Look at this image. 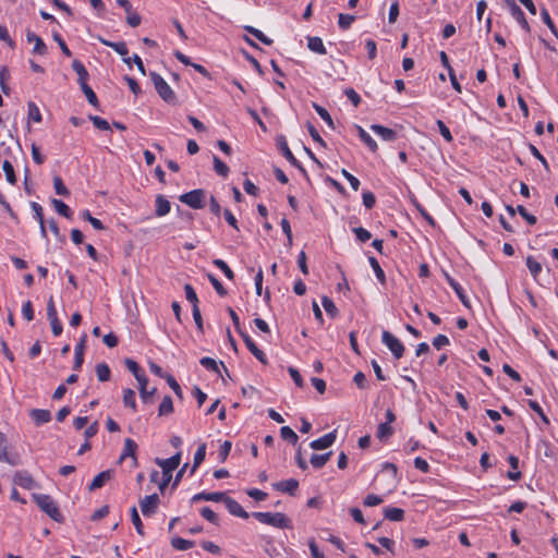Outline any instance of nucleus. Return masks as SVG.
<instances>
[{
	"label": "nucleus",
	"mask_w": 558,
	"mask_h": 558,
	"mask_svg": "<svg viewBox=\"0 0 558 558\" xmlns=\"http://www.w3.org/2000/svg\"><path fill=\"white\" fill-rule=\"evenodd\" d=\"M511 16L518 22V24L526 32H531L530 24L524 15L522 9L515 3L514 0H504Z\"/></svg>",
	"instance_id": "nucleus-7"
},
{
	"label": "nucleus",
	"mask_w": 558,
	"mask_h": 558,
	"mask_svg": "<svg viewBox=\"0 0 558 558\" xmlns=\"http://www.w3.org/2000/svg\"><path fill=\"white\" fill-rule=\"evenodd\" d=\"M165 379L168 383V385L170 386V388L173 390V392L179 398H182L183 392H182V389H181L180 385L175 380V378L171 374H167V376H165Z\"/></svg>",
	"instance_id": "nucleus-60"
},
{
	"label": "nucleus",
	"mask_w": 558,
	"mask_h": 558,
	"mask_svg": "<svg viewBox=\"0 0 558 558\" xmlns=\"http://www.w3.org/2000/svg\"><path fill=\"white\" fill-rule=\"evenodd\" d=\"M226 505V508L228 511L235 517L247 519L250 514L243 509V507L233 498L229 496H225V499L222 501Z\"/></svg>",
	"instance_id": "nucleus-11"
},
{
	"label": "nucleus",
	"mask_w": 558,
	"mask_h": 558,
	"mask_svg": "<svg viewBox=\"0 0 558 558\" xmlns=\"http://www.w3.org/2000/svg\"><path fill=\"white\" fill-rule=\"evenodd\" d=\"M517 211L519 215L529 223V225H535L537 219L534 215L527 213L526 208L522 205H519L517 207Z\"/></svg>",
	"instance_id": "nucleus-63"
},
{
	"label": "nucleus",
	"mask_w": 558,
	"mask_h": 558,
	"mask_svg": "<svg viewBox=\"0 0 558 558\" xmlns=\"http://www.w3.org/2000/svg\"><path fill=\"white\" fill-rule=\"evenodd\" d=\"M112 477V471L106 470L97 474L88 486L90 492L101 488Z\"/></svg>",
	"instance_id": "nucleus-20"
},
{
	"label": "nucleus",
	"mask_w": 558,
	"mask_h": 558,
	"mask_svg": "<svg viewBox=\"0 0 558 558\" xmlns=\"http://www.w3.org/2000/svg\"><path fill=\"white\" fill-rule=\"evenodd\" d=\"M213 161L216 173L226 178L229 173V167L217 156H214Z\"/></svg>",
	"instance_id": "nucleus-47"
},
{
	"label": "nucleus",
	"mask_w": 558,
	"mask_h": 558,
	"mask_svg": "<svg viewBox=\"0 0 558 558\" xmlns=\"http://www.w3.org/2000/svg\"><path fill=\"white\" fill-rule=\"evenodd\" d=\"M352 231L356 239L362 243L368 241L372 238L371 232L363 227H355L352 229Z\"/></svg>",
	"instance_id": "nucleus-54"
},
{
	"label": "nucleus",
	"mask_w": 558,
	"mask_h": 558,
	"mask_svg": "<svg viewBox=\"0 0 558 558\" xmlns=\"http://www.w3.org/2000/svg\"><path fill=\"white\" fill-rule=\"evenodd\" d=\"M171 545L177 550H187L194 547L195 543L193 541L184 539L182 537L175 536L171 539Z\"/></svg>",
	"instance_id": "nucleus-35"
},
{
	"label": "nucleus",
	"mask_w": 558,
	"mask_h": 558,
	"mask_svg": "<svg viewBox=\"0 0 558 558\" xmlns=\"http://www.w3.org/2000/svg\"><path fill=\"white\" fill-rule=\"evenodd\" d=\"M34 501L40 508L41 511L47 513L53 521L62 523L64 517L61 513L58 504L53 500L50 495L46 494H34Z\"/></svg>",
	"instance_id": "nucleus-1"
},
{
	"label": "nucleus",
	"mask_w": 558,
	"mask_h": 558,
	"mask_svg": "<svg viewBox=\"0 0 558 558\" xmlns=\"http://www.w3.org/2000/svg\"><path fill=\"white\" fill-rule=\"evenodd\" d=\"M111 371L108 364L99 363L96 365V376L99 381L105 383L110 379Z\"/></svg>",
	"instance_id": "nucleus-37"
},
{
	"label": "nucleus",
	"mask_w": 558,
	"mask_h": 558,
	"mask_svg": "<svg viewBox=\"0 0 558 558\" xmlns=\"http://www.w3.org/2000/svg\"><path fill=\"white\" fill-rule=\"evenodd\" d=\"M322 304L326 313L331 317L335 318L338 316V308L335 305L333 301L328 296H323Z\"/></svg>",
	"instance_id": "nucleus-41"
},
{
	"label": "nucleus",
	"mask_w": 558,
	"mask_h": 558,
	"mask_svg": "<svg viewBox=\"0 0 558 558\" xmlns=\"http://www.w3.org/2000/svg\"><path fill=\"white\" fill-rule=\"evenodd\" d=\"M29 416L37 426L46 424V423L50 422V420H51L50 411L44 410V409H33L29 412Z\"/></svg>",
	"instance_id": "nucleus-23"
},
{
	"label": "nucleus",
	"mask_w": 558,
	"mask_h": 558,
	"mask_svg": "<svg viewBox=\"0 0 558 558\" xmlns=\"http://www.w3.org/2000/svg\"><path fill=\"white\" fill-rule=\"evenodd\" d=\"M363 205L367 209H372L376 204V197L373 192L364 191L362 194Z\"/></svg>",
	"instance_id": "nucleus-62"
},
{
	"label": "nucleus",
	"mask_w": 558,
	"mask_h": 558,
	"mask_svg": "<svg viewBox=\"0 0 558 558\" xmlns=\"http://www.w3.org/2000/svg\"><path fill=\"white\" fill-rule=\"evenodd\" d=\"M436 124L438 126L439 133L445 138V141L451 143L453 141V137L449 128L441 120H437Z\"/></svg>",
	"instance_id": "nucleus-59"
},
{
	"label": "nucleus",
	"mask_w": 558,
	"mask_h": 558,
	"mask_svg": "<svg viewBox=\"0 0 558 558\" xmlns=\"http://www.w3.org/2000/svg\"><path fill=\"white\" fill-rule=\"evenodd\" d=\"M213 264L218 268L220 269L223 275L229 279V280H233L234 279V272L232 271V269L228 266V264L220 259V258H216L213 260Z\"/></svg>",
	"instance_id": "nucleus-43"
},
{
	"label": "nucleus",
	"mask_w": 558,
	"mask_h": 558,
	"mask_svg": "<svg viewBox=\"0 0 558 558\" xmlns=\"http://www.w3.org/2000/svg\"><path fill=\"white\" fill-rule=\"evenodd\" d=\"M22 315L27 322H31L34 319L35 313H34V308H33V303L29 300H27L26 302L23 303Z\"/></svg>",
	"instance_id": "nucleus-55"
},
{
	"label": "nucleus",
	"mask_w": 558,
	"mask_h": 558,
	"mask_svg": "<svg viewBox=\"0 0 558 558\" xmlns=\"http://www.w3.org/2000/svg\"><path fill=\"white\" fill-rule=\"evenodd\" d=\"M72 69L76 72L77 76H78V84L80 86L82 87L83 84H87V80H88V72L85 68V65L77 59H75L73 62H72Z\"/></svg>",
	"instance_id": "nucleus-26"
},
{
	"label": "nucleus",
	"mask_w": 558,
	"mask_h": 558,
	"mask_svg": "<svg viewBox=\"0 0 558 558\" xmlns=\"http://www.w3.org/2000/svg\"><path fill=\"white\" fill-rule=\"evenodd\" d=\"M184 291H185V296H186V300L192 303V306H198V298H197V294L194 290V288L190 284V283H186L184 286Z\"/></svg>",
	"instance_id": "nucleus-53"
},
{
	"label": "nucleus",
	"mask_w": 558,
	"mask_h": 558,
	"mask_svg": "<svg viewBox=\"0 0 558 558\" xmlns=\"http://www.w3.org/2000/svg\"><path fill=\"white\" fill-rule=\"evenodd\" d=\"M247 348V350L263 364L267 363L266 354L256 345L254 340L246 333L241 332L240 335Z\"/></svg>",
	"instance_id": "nucleus-10"
},
{
	"label": "nucleus",
	"mask_w": 558,
	"mask_h": 558,
	"mask_svg": "<svg viewBox=\"0 0 558 558\" xmlns=\"http://www.w3.org/2000/svg\"><path fill=\"white\" fill-rule=\"evenodd\" d=\"M13 483L22 488L32 489L35 485L33 476L27 471H17L13 476Z\"/></svg>",
	"instance_id": "nucleus-14"
},
{
	"label": "nucleus",
	"mask_w": 558,
	"mask_h": 558,
	"mask_svg": "<svg viewBox=\"0 0 558 558\" xmlns=\"http://www.w3.org/2000/svg\"><path fill=\"white\" fill-rule=\"evenodd\" d=\"M149 77L158 95L166 102L174 104L177 100V96L172 88L169 86V84L163 80V77L156 72H150Z\"/></svg>",
	"instance_id": "nucleus-3"
},
{
	"label": "nucleus",
	"mask_w": 558,
	"mask_h": 558,
	"mask_svg": "<svg viewBox=\"0 0 558 558\" xmlns=\"http://www.w3.org/2000/svg\"><path fill=\"white\" fill-rule=\"evenodd\" d=\"M206 457V444L203 442L198 446L196 449V452L194 453V461L193 465L191 468V474H193L196 469L203 463Z\"/></svg>",
	"instance_id": "nucleus-32"
},
{
	"label": "nucleus",
	"mask_w": 558,
	"mask_h": 558,
	"mask_svg": "<svg viewBox=\"0 0 558 558\" xmlns=\"http://www.w3.org/2000/svg\"><path fill=\"white\" fill-rule=\"evenodd\" d=\"M355 21V16L351 14L339 13L338 25L341 29H349L352 23Z\"/></svg>",
	"instance_id": "nucleus-46"
},
{
	"label": "nucleus",
	"mask_w": 558,
	"mask_h": 558,
	"mask_svg": "<svg viewBox=\"0 0 558 558\" xmlns=\"http://www.w3.org/2000/svg\"><path fill=\"white\" fill-rule=\"evenodd\" d=\"M526 267L534 280H537L543 270L542 264L533 256L529 255L525 259Z\"/></svg>",
	"instance_id": "nucleus-29"
},
{
	"label": "nucleus",
	"mask_w": 558,
	"mask_h": 558,
	"mask_svg": "<svg viewBox=\"0 0 558 558\" xmlns=\"http://www.w3.org/2000/svg\"><path fill=\"white\" fill-rule=\"evenodd\" d=\"M28 119L36 123H39L43 120L38 106L33 101L28 102Z\"/></svg>",
	"instance_id": "nucleus-50"
},
{
	"label": "nucleus",
	"mask_w": 558,
	"mask_h": 558,
	"mask_svg": "<svg viewBox=\"0 0 558 558\" xmlns=\"http://www.w3.org/2000/svg\"><path fill=\"white\" fill-rule=\"evenodd\" d=\"M331 451L323 454L313 453L311 457V464L315 469H322L330 459Z\"/></svg>",
	"instance_id": "nucleus-36"
},
{
	"label": "nucleus",
	"mask_w": 558,
	"mask_h": 558,
	"mask_svg": "<svg viewBox=\"0 0 558 558\" xmlns=\"http://www.w3.org/2000/svg\"><path fill=\"white\" fill-rule=\"evenodd\" d=\"M26 39L28 43H34V53L43 56L47 52V46L44 40L32 31L26 32Z\"/></svg>",
	"instance_id": "nucleus-18"
},
{
	"label": "nucleus",
	"mask_w": 558,
	"mask_h": 558,
	"mask_svg": "<svg viewBox=\"0 0 558 558\" xmlns=\"http://www.w3.org/2000/svg\"><path fill=\"white\" fill-rule=\"evenodd\" d=\"M123 403L134 412L136 411L135 391L133 389L126 388L123 390Z\"/></svg>",
	"instance_id": "nucleus-39"
},
{
	"label": "nucleus",
	"mask_w": 558,
	"mask_h": 558,
	"mask_svg": "<svg viewBox=\"0 0 558 558\" xmlns=\"http://www.w3.org/2000/svg\"><path fill=\"white\" fill-rule=\"evenodd\" d=\"M179 199L193 209H201L205 206V191L202 189H196L182 194Z\"/></svg>",
	"instance_id": "nucleus-4"
},
{
	"label": "nucleus",
	"mask_w": 558,
	"mask_h": 558,
	"mask_svg": "<svg viewBox=\"0 0 558 558\" xmlns=\"http://www.w3.org/2000/svg\"><path fill=\"white\" fill-rule=\"evenodd\" d=\"M101 43L112 48L117 53H119L123 58H128L129 56V48L125 41H110L106 39H101Z\"/></svg>",
	"instance_id": "nucleus-28"
},
{
	"label": "nucleus",
	"mask_w": 558,
	"mask_h": 558,
	"mask_svg": "<svg viewBox=\"0 0 558 558\" xmlns=\"http://www.w3.org/2000/svg\"><path fill=\"white\" fill-rule=\"evenodd\" d=\"M307 47L311 51L318 54H326L327 50L320 37L310 36L307 37Z\"/></svg>",
	"instance_id": "nucleus-25"
},
{
	"label": "nucleus",
	"mask_w": 558,
	"mask_h": 558,
	"mask_svg": "<svg viewBox=\"0 0 558 558\" xmlns=\"http://www.w3.org/2000/svg\"><path fill=\"white\" fill-rule=\"evenodd\" d=\"M355 128L360 140L369 148V150L375 153L378 148L375 140L362 126L355 125Z\"/></svg>",
	"instance_id": "nucleus-27"
},
{
	"label": "nucleus",
	"mask_w": 558,
	"mask_h": 558,
	"mask_svg": "<svg viewBox=\"0 0 558 558\" xmlns=\"http://www.w3.org/2000/svg\"><path fill=\"white\" fill-rule=\"evenodd\" d=\"M0 461L13 466L21 464L20 454L8 450L7 437L2 432H0Z\"/></svg>",
	"instance_id": "nucleus-6"
},
{
	"label": "nucleus",
	"mask_w": 558,
	"mask_h": 558,
	"mask_svg": "<svg viewBox=\"0 0 558 558\" xmlns=\"http://www.w3.org/2000/svg\"><path fill=\"white\" fill-rule=\"evenodd\" d=\"M156 216L163 217L170 213V202L163 195H157L155 201Z\"/></svg>",
	"instance_id": "nucleus-24"
},
{
	"label": "nucleus",
	"mask_w": 558,
	"mask_h": 558,
	"mask_svg": "<svg viewBox=\"0 0 558 558\" xmlns=\"http://www.w3.org/2000/svg\"><path fill=\"white\" fill-rule=\"evenodd\" d=\"M393 433V429L390 424L380 423L377 429V437L383 440L389 436H391Z\"/></svg>",
	"instance_id": "nucleus-57"
},
{
	"label": "nucleus",
	"mask_w": 558,
	"mask_h": 558,
	"mask_svg": "<svg viewBox=\"0 0 558 558\" xmlns=\"http://www.w3.org/2000/svg\"><path fill=\"white\" fill-rule=\"evenodd\" d=\"M368 262H369V265H371L372 269L375 272V276H376L377 280L381 284H385L386 283V275H385V271L383 270V268L380 267L378 260L376 259V257L369 256L368 257Z\"/></svg>",
	"instance_id": "nucleus-33"
},
{
	"label": "nucleus",
	"mask_w": 558,
	"mask_h": 558,
	"mask_svg": "<svg viewBox=\"0 0 558 558\" xmlns=\"http://www.w3.org/2000/svg\"><path fill=\"white\" fill-rule=\"evenodd\" d=\"M272 487L277 492L286 493V494L293 496V495H295V492L299 488V481L295 478H289V480L274 483Z\"/></svg>",
	"instance_id": "nucleus-12"
},
{
	"label": "nucleus",
	"mask_w": 558,
	"mask_h": 558,
	"mask_svg": "<svg viewBox=\"0 0 558 558\" xmlns=\"http://www.w3.org/2000/svg\"><path fill=\"white\" fill-rule=\"evenodd\" d=\"M371 130L384 141L392 142L397 138V132L380 124H372Z\"/></svg>",
	"instance_id": "nucleus-19"
},
{
	"label": "nucleus",
	"mask_w": 558,
	"mask_h": 558,
	"mask_svg": "<svg viewBox=\"0 0 558 558\" xmlns=\"http://www.w3.org/2000/svg\"><path fill=\"white\" fill-rule=\"evenodd\" d=\"M2 169L4 171L7 181L10 184L14 185L16 183V175H15L14 168H13V165L11 163V161L4 160L3 165H2Z\"/></svg>",
	"instance_id": "nucleus-42"
},
{
	"label": "nucleus",
	"mask_w": 558,
	"mask_h": 558,
	"mask_svg": "<svg viewBox=\"0 0 558 558\" xmlns=\"http://www.w3.org/2000/svg\"><path fill=\"white\" fill-rule=\"evenodd\" d=\"M136 450H137V444L133 439L126 438L124 440L123 450H122V453H121L119 460L122 461L125 458L130 457L133 460V465H136L137 464Z\"/></svg>",
	"instance_id": "nucleus-16"
},
{
	"label": "nucleus",
	"mask_w": 558,
	"mask_h": 558,
	"mask_svg": "<svg viewBox=\"0 0 558 558\" xmlns=\"http://www.w3.org/2000/svg\"><path fill=\"white\" fill-rule=\"evenodd\" d=\"M244 29L267 46H271L274 44L271 38L267 37L262 31L253 26H244Z\"/></svg>",
	"instance_id": "nucleus-34"
},
{
	"label": "nucleus",
	"mask_w": 558,
	"mask_h": 558,
	"mask_svg": "<svg viewBox=\"0 0 558 558\" xmlns=\"http://www.w3.org/2000/svg\"><path fill=\"white\" fill-rule=\"evenodd\" d=\"M207 278H208L209 282L211 283V286L214 287V289L216 290V292L220 296L227 295L226 288L222 286V283L213 274H208Z\"/></svg>",
	"instance_id": "nucleus-52"
},
{
	"label": "nucleus",
	"mask_w": 558,
	"mask_h": 558,
	"mask_svg": "<svg viewBox=\"0 0 558 558\" xmlns=\"http://www.w3.org/2000/svg\"><path fill=\"white\" fill-rule=\"evenodd\" d=\"M225 496H226V493H223V492H215V493L202 492L192 497V502H196V501H201V500L219 502V501H223Z\"/></svg>",
	"instance_id": "nucleus-22"
},
{
	"label": "nucleus",
	"mask_w": 558,
	"mask_h": 558,
	"mask_svg": "<svg viewBox=\"0 0 558 558\" xmlns=\"http://www.w3.org/2000/svg\"><path fill=\"white\" fill-rule=\"evenodd\" d=\"M199 364L205 367L206 369L210 371V372H215V373H219V363L209 357V356H204L199 360ZM220 365L223 367L225 372L228 373V369L227 367L225 366L223 362H220Z\"/></svg>",
	"instance_id": "nucleus-31"
},
{
	"label": "nucleus",
	"mask_w": 558,
	"mask_h": 558,
	"mask_svg": "<svg viewBox=\"0 0 558 558\" xmlns=\"http://www.w3.org/2000/svg\"><path fill=\"white\" fill-rule=\"evenodd\" d=\"M313 107L315 109V111L317 112V114L331 128V129H335V125H333V121H332V118L331 116L329 114V112L322 106L317 105V104H313Z\"/></svg>",
	"instance_id": "nucleus-49"
},
{
	"label": "nucleus",
	"mask_w": 558,
	"mask_h": 558,
	"mask_svg": "<svg viewBox=\"0 0 558 558\" xmlns=\"http://www.w3.org/2000/svg\"><path fill=\"white\" fill-rule=\"evenodd\" d=\"M53 187L56 193L60 196H68L70 194V191L59 175L53 177Z\"/></svg>",
	"instance_id": "nucleus-51"
},
{
	"label": "nucleus",
	"mask_w": 558,
	"mask_h": 558,
	"mask_svg": "<svg viewBox=\"0 0 558 558\" xmlns=\"http://www.w3.org/2000/svg\"><path fill=\"white\" fill-rule=\"evenodd\" d=\"M87 336L84 333L74 349V369H80L84 362V350Z\"/></svg>",
	"instance_id": "nucleus-21"
},
{
	"label": "nucleus",
	"mask_w": 558,
	"mask_h": 558,
	"mask_svg": "<svg viewBox=\"0 0 558 558\" xmlns=\"http://www.w3.org/2000/svg\"><path fill=\"white\" fill-rule=\"evenodd\" d=\"M124 364L126 368L134 375V377H137L144 373L137 362L132 359H125Z\"/></svg>",
	"instance_id": "nucleus-61"
},
{
	"label": "nucleus",
	"mask_w": 558,
	"mask_h": 558,
	"mask_svg": "<svg viewBox=\"0 0 558 558\" xmlns=\"http://www.w3.org/2000/svg\"><path fill=\"white\" fill-rule=\"evenodd\" d=\"M52 205L59 215H61L65 218L71 217L72 211H71L70 207L61 199L53 198Z\"/></svg>",
	"instance_id": "nucleus-40"
},
{
	"label": "nucleus",
	"mask_w": 558,
	"mask_h": 558,
	"mask_svg": "<svg viewBox=\"0 0 558 558\" xmlns=\"http://www.w3.org/2000/svg\"><path fill=\"white\" fill-rule=\"evenodd\" d=\"M89 120L93 122L94 126L101 131H107L110 129V124L107 120L98 116H89Z\"/></svg>",
	"instance_id": "nucleus-58"
},
{
	"label": "nucleus",
	"mask_w": 558,
	"mask_h": 558,
	"mask_svg": "<svg viewBox=\"0 0 558 558\" xmlns=\"http://www.w3.org/2000/svg\"><path fill=\"white\" fill-rule=\"evenodd\" d=\"M445 278L448 282V284L453 289V291L456 292L457 296L459 298V300L461 301V303L466 306V307H470V300L469 298L466 296L465 294V291L464 289L461 287V284L459 282H457L449 274H445Z\"/></svg>",
	"instance_id": "nucleus-15"
},
{
	"label": "nucleus",
	"mask_w": 558,
	"mask_h": 558,
	"mask_svg": "<svg viewBox=\"0 0 558 558\" xmlns=\"http://www.w3.org/2000/svg\"><path fill=\"white\" fill-rule=\"evenodd\" d=\"M383 343L390 350L395 359L399 360L403 356L404 345L390 331L384 330L381 335Z\"/></svg>",
	"instance_id": "nucleus-5"
},
{
	"label": "nucleus",
	"mask_w": 558,
	"mask_h": 558,
	"mask_svg": "<svg viewBox=\"0 0 558 558\" xmlns=\"http://www.w3.org/2000/svg\"><path fill=\"white\" fill-rule=\"evenodd\" d=\"M131 520H132V523H133L136 532L143 536L144 535L143 522L140 518V514H138L135 506L131 508Z\"/></svg>",
	"instance_id": "nucleus-45"
},
{
	"label": "nucleus",
	"mask_w": 558,
	"mask_h": 558,
	"mask_svg": "<svg viewBox=\"0 0 558 558\" xmlns=\"http://www.w3.org/2000/svg\"><path fill=\"white\" fill-rule=\"evenodd\" d=\"M252 515L263 524L278 529H292L291 520L281 512H253Z\"/></svg>",
	"instance_id": "nucleus-2"
},
{
	"label": "nucleus",
	"mask_w": 558,
	"mask_h": 558,
	"mask_svg": "<svg viewBox=\"0 0 558 558\" xmlns=\"http://www.w3.org/2000/svg\"><path fill=\"white\" fill-rule=\"evenodd\" d=\"M173 412V402L170 396L163 397L159 409L158 414L159 416L169 415Z\"/></svg>",
	"instance_id": "nucleus-38"
},
{
	"label": "nucleus",
	"mask_w": 558,
	"mask_h": 558,
	"mask_svg": "<svg viewBox=\"0 0 558 558\" xmlns=\"http://www.w3.org/2000/svg\"><path fill=\"white\" fill-rule=\"evenodd\" d=\"M280 436L282 439L291 442L292 445H295L299 439L295 432L289 426H282L280 428Z\"/></svg>",
	"instance_id": "nucleus-44"
},
{
	"label": "nucleus",
	"mask_w": 558,
	"mask_h": 558,
	"mask_svg": "<svg viewBox=\"0 0 558 558\" xmlns=\"http://www.w3.org/2000/svg\"><path fill=\"white\" fill-rule=\"evenodd\" d=\"M529 407L542 418V421L546 424H549V420L544 413L542 407L538 404L535 400H529L527 401Z\"/></svg>",
	"instance_id": "nucleus-56"
},
{
	"label": "nucleus",
	"mask_w": 558,
	"mask_h": 558,
	"mask_svg": "<svg viewBox=\"0 0 558 558\" xmlns=\"http://www.w3.org/2000/svg\"><path fill=\"white\" fill-rule=\"evenodd\" d=\"M336 441V430L325 434L320 438L313 440L310 446L314 450H324L329 448Z\"/></svg>",
	"instance_id": "nucleus-13"
},
{
	"label": "nucleus",
	"mask_w": 558,
	"mask_h": 558,
	"mask_svg": "<svg viewBox=\"0 0 558 558\" xmlns=\"http://www.w3.org/2000/svg\"><path fill=\"white\" fill-rule=\"evenodd\" d=\"M201 514L204 519H206L210 523L218 524V515L209 507L202 508Z\"/></svg>",
	"instance_id": "nucleus-64"
},
{
	"label": "nucleus",
	"mask_w": 558,
	"mask_h": 558,
	"mask_svg": "<svg viewBox=\"0 0 558 558\" xmlns=\"http://www.w3.org/2000/svg\"><path fill=\"white\" fill-rule=\"evenodd\" d=\"M82 92L84 93V95L86 96L88 102L97 108L99 102H98V98L95 94V92L92 89V87L88 85V84H83V86L81 87Z\"/></svg>",
	"instance_id": "nucleus-48"
},
{
	"label": "nucleus",
	"mask_w": 558,
	"mask_h": 558,
	"mask_svg": "<svg viewBox=\"0 0 558 558\" xmlns=\"http://www.w3.org/2000/svg\"><path fill=\"white\" fill-rule=\"evenodd\" d=\"M181 462V452L175 453L174 456L168 459H156V463L162 469L163 474H171L172 472L180 465Z\"/></svg>",
	"instance_id": "nucleus-9"
},
{
	"label": "nucleus",
	"mask_w": 558,
	"mask_h": 558,
	"mask_svg": "<svg viewBox=\"0 0 558 558\" xmlns=\"http://www.w3.org/2000/svg\"><path fill=\"white\" fill-rule=\"evenodd\" d=\"M159 501V496L157 494L145 496L140 502L142 513L145 517L153 515L158 508Z\"/></svg>",
	"instance_id": "nucleus-8"
},
{
	"label": "nucleus",
	"mask_w": 558,
	"mask_h": 558,
	"mask_svg": "<svg viewBox=\"0 0 558 558\" xmlns=\"http://www.w3.org/2000/svg\"><path fill=\"white\" fill-rule=\"evenodd\" d=\"M280 145V149L283 154V156L287 158V160L292 165L294 166L295 168H298L304 177H307V172L306 170L304 169V167L301 165V162L294 157V155L292 154V151L290 150L287 142L284 140H282V142L279 143Z\"/></svg>",
	"instance_id": "nucleus-17"
},
{
	"label": "nucleus",
	"mask_w": 558,
	"mask_h": 558,
	"mask_svg": "<svg viewBox=\"0 0 558 558\" xmlns=\"http://www.w3.org/2000/svg\"><path fill=\"white\" fill-rule=\"evenodd\" d=\"M384 517L389 521L399 522L404 519V511L397 507H386L384 509Z\"/></svg>",
	"instance_id": "nucleus-30"
}]
</instances>
